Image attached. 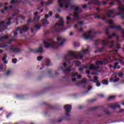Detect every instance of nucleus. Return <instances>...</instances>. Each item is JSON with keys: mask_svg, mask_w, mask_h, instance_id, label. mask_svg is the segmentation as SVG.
<instances>
[{"mask_svg": "<svg viewBox=\"0 0 124 124\" xmlns=\"http://www.w3.org/2000/svg\"><path fill=\"white\" fill-rule=\"evenodd\" d=\"M112 59L115 58V57H110L108 58H105L103 62L101 61H98L96 62V64H97V65H95L93 64H92L90 65L89 66V68L90 69H91V70H94L95 69H97V68H98V65H102L103 64V63H104V64H106V63H107V62H108V61H109V60H112Z\"/></svg>", "mask_w": 124, "mask_h": 124, "instance_id": "7ed1b4c3", "label": "nucleus"}, {"mask_svg": "<svg viewBox=\"0 0 124 124\" xmlns=\"http://www.w3.org/2000/svg\"><path fill=\"white\" fill-rule=\"evenodd\" d=\"M109 5H110V7H111V6H113V5H115V3H114V2H111L109 3Z\"/></svg>", "mask_w": 124, "mask_h": 124, "instance_id": "473e14b6", "label": "nucleus"}, {"mask_svg": "<svg viewBox=\"0 0 124 124\" xmlns=\"http://www.w3.org/2000/svg\"><path fill=\"white\" fill-rule=\"evenodd\" d=\"M12 62H13V63H16V62H17V60L14 59H13Z\"/></svg>", "mask_w": 124, "mask_h": 124, "instance_id": "4c0bfd02", "label": "nucleus"}, {"mask_svg": "<svg viewBox=\"0 0 124 124\" xmlns=\"http://www.w3.org/2000/svg\"><path fill=\"white\" fill-rule=\"evenodd\" d=\"M72 9L74 10V16L75 20L79 19V14L82 12V9H80V7L77 6H73Z\"/></svg>", "mask_w": 124, "mask_h": 124, "instance_id": "39448f33", "label": "nucleus"}, {"mask_svg": "<svg viewBox=\"0 0 124 124\" xmlns=\"http://www.w3.org/2000/svg\"><path fill=\"white\" fill-rule=\"evenodd\" d=\"M79 25H83V22L82 21L78 23Z\"/></svg>", "mask_w": 124, "mask_h": 124, "instance_id": "bf43d9fd", "label": "nucleus"}, {"mask_svg": "<svg viewBox=\"0 0 124 124\" xmlns=\"http://www.w3.org/2000/svg\"><path fill=\"white\" fill-rule=\"evenodd\" d=\"M118 75L119 77H122V76H123L124 73H119L118 74Z\"/></svg>", "mask_w": 124, "mask_h": 124, "instance_id": "72a5a7b5", "label": "nucleus"}, {"mask_svg": "<svg viewBox=\"0 0 124 124\" xmlns=\"http://www.w3.org/2000/svg\"><path fill=\"white\" fill-rule=\"evenodd\" d=\"M70 71H71V69H70V67H68L66 70H65L64 73H68V72H70Z\"/></svg>", "mask_w": 124, "mask_h": 124, "instance_id": "4be33fe9", "label": "nucleus"}, {"mask_svg": "<svg viewBox=\"0 0 124 124\" xmlns=\"http://www.w3.org/2000/svg\"><path fill=\"white\" fill-rule=\"evenodd\" d=\"M81 77H82L81 76V75H78V79H81Z\"/></svg>", "mask_w": 124, "mask_h": 124, "instance_id": "a18cd8bd", "label": "nucleus"}, {"mask_svg": "<svg viewBox=\"0 0 124 124\" xmlns=\"http://www.w3.org/2000/svg\"><path fill=\"white\" fill-rule=\"evenodd\" d=\"M8 38V36L5 35L1 37L0 38V41H4L5 39H7Z\"/></svg>", "mask_w": 124, "mask_h": 124, "instance_id": "a211bd4d", "label": "nucleus"}, {"mask_svg": "<svg viewBox=\"0 0 124 124\" xmlns=\"http://www.w3.org/2000/svg\"><path fill=\"white\" fill-rule=\"evenodd\" d=\"M43 59L42 56H39L37 57V60L38 61H41Z\"/></svg>", "mask_w": 124, "mask_h": 124, "instance_id": "f704fd0d", "label": "nucleus"}, {"mask_svg": "<svg viewBox=\"0 0 124 124\" xmlns=\"http://www.w3.org/2000/svg\"><path fill=\"white\" fill-rule=\"evenodd\" d=\"M109 108H112V109H115V108H120L121 107V106L119 105L118 103H113V104H110L109 105Z\"/></svg>", "mask_w": 124, "mask_h": 124, "instance_id": "f8f14e48", "label": "nucleus"}, {"mask_svg": "<svg viewBox=\"0 0 124 124\" xmlns=\"http://www.w3.org/2000/svg\"><path fill=\"white\" fill-rule=\"evenodd\" d=\"M67 20V24H70V20H71V18H70L69 16H67L66 18Z\"/></svg>", "mask_w": 124, "mask_h": 124, "instance_id": "a878e982", "label": "nucleus"}, {"mask_svg": "<svg viewBox=\"0 0 124 124\" xmlns=\"http://www.w3.org/2000/svg\"><path fill=\"white\" fill-rule=\"evenodd\" d=\"M46 65H50V60L49 59H46Z\"/></svg>", "mask_w": 124, "mask_h": 124, "instance_id": "c756f323", "label": "nucleus"}, {"mask_svg": "<svg viewBox=\"0 0 124 124\" xmlns=\"http://www.w3.org/2000/svg\"><path fill=\"white\" fill-rule=\"evenodd\" d=\"M75 64L78 66H80V65H81V62L79 61H76L75 62Z\"/></svg>", "mask_w": 124, "mask_h": 124, "instance_id": "5701e85b", "label": "nucleus"}, {"mask_svg": "<svg viewBox=\"0 0 124 124\" xmlns=\"http://www.w3.org/2000/svg\"><path fill=\"white\" fill-rule=\"evenodd\" d=\"M18 19H20L21 20H24L25 19V17L24 16H19L17 18V20H18Z\"/></svg>", "mask_w": 124, "mask_h": 124, "instance_id": "c85d7f7f", "label": "nucleus"}, {"mask_svg": "<svg viewBox=\"0 0 124 124\" xmlns=\"http://www.w3.org/2000/svg\"><path fill=\"white\" fill-rule=\"evenodd\" d=\"M36 29H37V30H39V29H40V26L38 25H36L35 26Z\"/></svg>", "mask_w": 124, "mask_h": 124, "instance_id": "c9c22d12", "label": "nucleus"}, {"mask_svg": "<svg viewBox=\"0 0 124 124\" xmlns=\"http://www.w3.org/2000/svg\"><path fill=\"white\" fill-rule=\"evenodd\" d=\"M106 33L108 34L109 31H108V29H106Z\"/></svg>", "mask_w": 124, "mask_h": 124, "instance_id": "ea45409f", "label": "nucleus"}, {"mask_svg": "<svg viewBox=\"0 0 124 124\" xmlns=\"http://www.w3.org/2000/svg\"><path fill=\"white\" fill-rule=\"evenodd\" d=\"M5 47H6V46L5 45H4L3 46H1V48H4Z\"/></svg>", "mask_w": 124, "mask_h": 124, "instance_id": "052dcab7", "label": "nucleus"}, {"mask_svg": "<svg viewBox=\"0 0 124 124\" xmlns=\"http://www.w3.org/2000/svg\"><path fill=\"white\" fill-rule=\"evenodd\" d=\"M28 22V23H31V19H29Z\"/></svg>", "mask_w": 124, "mask_h": 124, "instance_id": "e2e57ef3", "label": "nucleus"}, {"mask_svg": "<svg viewBox=\"0 0 124 124\" xmlns=\"http://www.w3.org/2000/svg\"><path fill=\"white\" fill-rule=\"evenodd\" d=\"M93 35V32L92 31H90L88 32L85 33L83 36L85 39H93V36H92Z\"/></svg>", "mask_w": 124, "mask_h": 124, "instance_id": "6e6552de", "label": "nucleus"}, {"mask_svg": "<svg viewBox=\"0 0 124 124\" xmlns=\"http://www.w3.org/2000/svg\"><path fill=\"white\" fill-rule=\"evenodd\" d=\"M82 83H86V79H84L82 80Z\"/></svg>", "mask_w": 124, "mask_h": 124, "instance_id": "5fc2aeb1", "label": "nucleus"}, {"mask_svg": "<svg viewBox=\"0 0 124 124\" xmlns=\"http://www.w3.org/2000/svg\"><path fill=\"white\" fill-rule=\"evenodd\" d=\"M52 15H53V13H52V12H49V16H52Z\"/></svg>", "mask_w": 124, "mask_h": 124, "instance_id": "c03bdc74", "label": "nucleus"}, {"mask_svg": "<svg viewBox=\"0 0 124 124\" xmlns=\"http://www.w3.org/2000/svg\"><path fill=\"white\" fill-rule=\"evenodd\" d=\"M42 23L44 26H46V25H48L49 21L46 18H44L42 21Z\"/></svg>", "mask_w": 124, "mask_h": 124, "instance_id": "dca6fc26", "label": "nucleus"}, {"mask_svg": "<svg viewBox=\"0 0 124 124\" xmlns=\"http://www.w3.org/2000/svg\"><path fill=\"white\" fill-rule=\"evenodd\" d=\"M119 61L120 62H123V60H122V59H120Z\"/></svg>", "mask_w": 124, "mask_h": 124, "instance_id": "774afa93", "label": "nucleus"}, {"mask_svg": "<svg viewBox=\"0 0 124 124\" xmlns=\"http://www.w3.org/2000/svg\"><path fill=\"white\" fill-rule=\"evenodd\" d=\"M119 64V63L118 62H116L114 63V66L113 67V68H117V69H119L121 68V66H117Z\"/></svg>", "mask_w": 124, "mask_h": 124, "instance_id": "6ab92c4d", "label": "nucleus"}, {"mask_svg": "<svg viewBox=\"0 0 124 124\" xmlns=\"http://www.w3.org/2000/svg\"><path fill=\"white\" fill-rule=\"evenodd\" d=\"M83 31V28H80L79 30V31Z\"/></svg>", "mask_w": 124, "mask_h": 124, "instance_id": "680f3d73", "label": "nucleus"}, {"mask_svg": "<svg viewBox=\"0 0 124 124\" xmlns=\"http://www.w3.org/2000/svg\"><path fill=\"white\" fill-rule=\"evenodd\" d=\"M78 27V25L76 24V25L74 26V28L75 29H77Z\"/></svg>", "mask_w": 124, "mask_h": 124, "instance_id": "09e8293b", "label": "nucleus"}, {"mask_svg": "<svg viewBox=\"0 0 124 124\" xmlns=\"http://www.w3.org/2000/svg\"><path fill=\"white\" fill-rule=\"evenodd\" d=\"M8 9V7L7 6H6L4 8V10H1V13H4V11H6Z\"/></svg>", "mask_w": 124, "mask_h": 124, "instance_id": "bb28decb", "label": "nucleus"}, {"mask_svg": "<svg viewBox=\"0 0 124 124\" xmlns=\"http://www.w3.org/2000/svg\"><path fill=\"white\" fill-rule=\"evenodd\" d=\"M45 18H48V17H49V16H48V15H45Z\"/></svg>", "mask_w": 124, "mask_h": 124, "instance_id": "864d4df0", "label": "nucleus"}, {"mask_svg": "<svg viewBox=\"0 0 124 124\" xmlns=\"http://www.w3.org/2000/svg\"><path fill=\"white\" fill-rule=\"evenodd\" d=\"M58 1L60 7L68 8V6H69V2L66 1V0H58Z\"/></svg>", "mask_w": 124, "mask_h": 124, "instance_id": "423d86ee", "label": "nucleus"}, {"mask_svg": "<svg viewBox=\"0 0 124 124\" xmlns=\"http://www.w3.org/2000/svg\"><path fill=\"white\" fill-rule=\"evenodd\" d=\"M91 89H93L92 87H90L88 88L89 91H90Z\"/></svg>", "mask_w": 124, "mask_h": 124, "instance_id": "338daca9", "label": "nucleus"}, {"mask_svg": "<svg viewBox=\"0 0 124 124\" xmlns=\"http://www.w3.org/2000/svg\"><path fill=\"white\" fill-rule=\"evenodd\" d=\"M73 35V32L70 31L69 33V36H72Z\"/></svg>", "mask_w": 124, "mask_h": 124, "instance_id": "58836bf2", "label": "nucleus"}, {"mask_svg": "<svg viewBox=\"0 0 124 124\" xmlns=\"http://www.w3.org/2000/svg\"><path fill=\"white\" fill-rule=\"evenodd\" d=\"M1 70H2V65H1L0 67V71H1Z\"/></svg>", "mask_w": 124, "mask_h": 124, "instance_id": "3c124183", "label": "nucleus"}, {"mask_svg": "<svg viewBox=\"0 0 124 124\" xmlns=\"http://www.w3.org/2000/svg\"><path fill=\"white\" fill-rule=\"evenodd\" d=\"M63 65L64 67H66V66L67 65V64H66V63H65V62H64L63 63Z\"/></svg>", "mask_w": 124, "mask_h": 124, "instance_id": "a19ab883", "label": "nucleus"}, {"mask_svg": "<svg viewBox=\"0 0 124 124\" xmlns=\"http://www.w3.org/2000/svg\"><path fill=\"white\" fill-rule=\"evenodd\" d=\"M99 96H100L101 98H103V97H104V95L103 94H99Z\"/></svg>", "mask_w": 124, "mask_h": 124, "instance_id": "e433bc0d", "label": "nucleus"}, {"mask_svg": "<svg viewBox=\"0 0 124 124\" xmlns=\"http://www.w3.org/2000/svg\"><path fill=\"white\" fill-rule=\"evenodd\" d=\"M38 20H39V16H37L34 18L33 21L35 22L36 21H38Z\"/></svg>", "mask_w": 124, "mask_h": 124, "instance_id": "2f4dec72", "label": "nucleus"}, {"mask_svg": "<svg viewBox=\"0 0 124 124\" xmlns=\"http://www.w3.org/2000/svg\"><path fill=\"white\" fill-rule=\"evenodd\" d=\"M86 73L87 74H90V71H89V70H88V71H86Z\"/></svg>", "mask_w": 124, "mask_h": 124, "instance_id": "6e6d98bb", "label": "nucleus"}, {"mask_svg": "<svg viewBox=\"0 0 124 124\" xmlns=\"http://www.w3.org/2000/svg\"><path fill=\"white\" fill-rule=\"evenodd\" d=\"M120 112H124V109H121Z\"/></svg>", "mask_w": 124, "mask_h": 124, "instance_id": "0e129e2a", "label": "nucleus"}, {"mask_svg": "<svg viewBox=\"0 0 124 124\" xmlns=\"http://www.w3.org/2000/svg\"><path fill=\"white\" fill-rule=\"evenodd\" d=\"M64 108L66 110L67 116H70V110L72 109L71 106L67 105L64 106Z\"/></svg>", "mask_w": 124, "mask_h": 124, "instance_id": "9b49d317", "label": "nucleus"}, {"mask_svg": "<svg viewBox=\"0 0 124 124\" xmlns=\"http://www.w3.org/2000/svg\"><path fill=\"white\" fill-rule=\"evenodd\" d=\"M102 43L103 45H107V44H108L109 45H110L109 46V48H112L113 46L114 45V41H112L111 42H107L106 41V39L105 40H97L96 41V43Z\"/></svg>", "mask_w": 124, "mask_h": 124, "instance_id": "0eeeda50", "label": "nucleus"}, {"mask_svg": "<svg viewBox=\"0 0 124 124\" xmlns=\"http://www.w3.org/2000/svg\"><path fill=\"white\" fill-rule=\"evenodd\" d=\"M12 33H13L15 36L17 35V34H18V33H17V32H12Z\"/></svg>", "mask_w": 124, "mask_h": 124, "instance_id": "37998d69", "label": "nucleus"}, {"mask_svg": "<svg viewBox=\"0 0 124 124\" xmlns=\"http://www.w3.org/2000/svg\"><path fill=\"white\" fill-rule=\"evenodd\" d=\"M28 28L26 26H21V27H18L16 29V31H19L20 34H22V33H24V32L27 31H28Z\"/></svg>", "mask_w": 124, "mask_h": 124, "instance_id": "9d476101", "label": "nucleus"}, {"mask_svg": "<svg viewBox=\"0 0 124 124\" xmlns=\"http://www.w3.org/2000/svg\"><path fill=\"white\" fill-rule=\"evenodd\" d=\"M89 46H87V49H82L80 52H78L77 51H70L68 53L64 56L63 62H68V64L70 67L73 66V62H70L72 60H76L77 59H80L82 60L83 57L85 54H89L90 51H89Z\"/></svg>", "mask_w": 124, "mask_h": 124, "instance_id": "f257e3e1", "label": "nucleus"}, {"mask_svg": "<svg viewBox=\"0 0 124 124\" xmlns=\"http://www.w3.org/2000/svg\"><path fill=\"white\" fill-rule=\"evenodd\" d=\"M11 71H7V75H9V73H10Z\"/></svg>", "mask_w": 124, "mask_h": 124, "instance_id": "13d9d810", "label": "nucleus"}, {"mask_svg": "<svg viewBox=\"0 0 124 124\" xmlns=\"http://www.w3.org/2000/svg\"><path fill=\"white\" fill-rule=\"evenodd\" d=\"M54 0H49L47 2V5H49V4H51V3H53Z\"/></svg>", "mask_w": 124, "mask_h": 124, "instance_id": "cd10ccee", "label": "nucleus"}, {"mask_svg": "<svg viewBox=\"0 0 124 124\" xmlns=\"http://www.w3.org/2000/svg\"><path fill=\"white\" fill-rule=\"evenodd\" d=\"M78 74V73H75V74H73V75H72V76H76V75H77Z\"/></svg>", "mask_w": 124, "mask_h": 124, "instance_id": "de8ad7c7", "label": "nucleus"}, {"mask_svg": "<svg viewBox=\"0 0 124 124\" xmlns=\"http://www.w3.org/2000/svg\"><path fill=\"white\" fill-rule=\"evenodd\" d=\"M93 82L96 83L97 87H99V86H100V83L98 82V78H97V77H94Z\"/></svg>", "mask_w": 124, "mask_h": 124, "instance_id": "2eb2a0df", "label": "nucleus"}, {"mask_svg": "<svg viewBox=\"0 0 124 124\" xmlns=\"http://www.w3.org/2000/svg\"><path fill=\"white\" fill-rule=\"evenodd\" d=\"M9 49L10 50L13 51V52H19V51H20V49L16 47L15 46H12L11 47L9 48Z\"/></svg>", "mask_w": 124, "mask_h": 124, "instance_id": "4468645a", "label": "nucleus"}, {"mask_svg": "<svg viewBox=\"0 0 124 124\" xmlns=\"http://www.w3.org/2000/svg\"><path fill=\"white\" fill-rule=\"evenodd\" d=\"M102 84H103V85H108V80H103L102 81Z\"/></svg>", "mask_w": 124, "mask_h": 124, "instance_id": "393cba45", "label": "nucleus"}, {"mask_svg": "<svg viewBox=\"0 0 124 124\" xmlns=\"http://www.w3.org/2000/svg\"><path fill=\"white\" fill-rule=\"evenodd\" d=\"M72 80L73 81V82H75L76 81V78H73L72 79Z\"/></svg>", "mask_w": 124, "mask_h": 124, "instance_id": "8fccbe9b", "label": "nucleus"}, {"mask_svg": "<svg viewBox=\"0 0 124 124\" xmlns=\"http://www.w3.org/2000/svg\"><path fill=\"white\" fill-rule=\"evenodd\" d=\"M114 98H116V96H115V95H111V96H109L108 100H111L112 99H114Z\"/></svg>", "mask_w": 124, "mask_h": 124, "instance_id": "b1692460", "label": "nucleus"}, {"mask_svg": "<svg viewBox=\"0 0 124 124\" xmlns=\"http://www.w3.org/2000/svg\"><path fill=\"white\" fill-rule=\"evenodd\" d=\"M55 17H56V18H59V17H60V16H59V15H56L55 16Z\"/></svg>", "mask_w": 124, "mask_h": 124, "instance_id": "4d7b16f0", "label": "nucleus"}, {"mask_svg": "<svg viewBox=\"0 0 124 124\" xmlns=\"http://www.w3.org/2000/svg\"><path fill=\"white\" fill-rule=\"evenodd\" d=\"M43 51V49H42V45L40 46L38 50H36L37 53H41Z\"/></svg>", "mask_w": 124, "mask_h": 124, "instance_id": "f3484780", "label": "nucleus"}, {"mask_svg": "<svg viewBox=\"0 0 124 124\" xmlns=\"http://www.w3.org/2000/svg\"><path fill=\"white\" fill-rule=\"evenodd\" d=\"M114 36H116V37L118 38V36L116 34V33H113L111 36L109 35L108 36V39H111L112 37H114Z\"/></svg>", "mask_w": 124, "mask_h": 124, "instance_id": "aec40b11", "label": "nucleus"}, {"mask_svg": "<svg viewBox=\"0 0 124 124\" xmlns=\"http://www.w3.org/2000/svg\"><path fill=\"white\" fill-rule=\"evenodd\" d=\"M87 4H84L83 5V8H87Z\"/></svg>", "mask_w": 124, "mask_h": 124, "instance_id": "79ce46f5", "label": "nucleus"}, {"mask_svg": "<svg viewBox=\"0 0 124 124\" xmlns=\"http://www.w3.org/2000/svg\"><path fill=\"white\" fill-rule=\"evenodd\" d=\"M12 20V18L10 17L8 19H6L5 21L0 22V30L2 31V30H5L7 29V25H10L11 24L10 21Z\"/></svg>", "mask_w": 124, "mask_h": 124, "instance_id": "20e7f679", "label": "nucleus"}, {"mask_svg": "<svg viewBox=\"0 0 124 124\" xmlns=\"http://www.w3.org/2000/svg\"><path fill=\"white\" fill-rule=\"evenodd\" d=\"M117 75V73H115L112 75V77L110 78V82L116 83V82H118V81H119L120 79L119 78H116Z\"/></svg>", "mask_w": 124, "mask_h": 124, "instance_id": "1a4fd4ad", "label": "nucleus"}, {"mask_svg": "<svg viewBox=\"0 0 124 124\" xmlns=\"http://www.w3.org/2000/svg\"><path fill=\"white\" fill-rule=\"evenodd\" d=\"M57 40L59 43V45L57 42H55L52 39L44 40L43 41V44L45 45V48H50V47H52L54 49H58L59 46H62L64 44V42H65V39L62 36L57 37Z\"/></svg>", "mask_w": 124, "mask_h": 124, "instance_id": "f03ea898", "label": "nucleus"}, {"mask_svg": "<svg viewBox=\"0 0 124 124\" xmlns=\"http://www.w3.org/2000/svg\"><path fill=\"white\" fill-rule=\"evenodd\" d=\"M96 11H97L96 14H98V13L100 12L101 10H100V8L99 7H98L96 8Z\"/></svg>", "mask_w": 124, "mask_h": 124, "instance_id": "7c9ffc66", "label": "nucleus"}, {"mask_svg": "<svg viewBox=\"0 0 124 124\" xmlns=\"http://www.w3.org/2000/svg\"><path fill=\"white\" fill-rule=\"evenodd\" d=\"M61 26H63V20L62 18H60L59 22L56 24L55 27H61Z\"/></svg>", "mask_w": 124, "mask_h": 124, "instance_id": "ddd939ff", "label": "nucleus"}, {"mask_svg": "<svg viewBox=\"0 0 124 124\" xmlns=\"http://www.w3.org/2000/svg\"><path fill=\"white\" fill-rule=\"evenodd\" d=\"M120 47V45H117V48L119 49Z\"/></svg>", "mask_w": 124, "mask_h": 124, "instance_id": "69168bd1", "label": "nucleus"}, {"mask_svg": "<svg viewBox=\"0 0 124 124\" xmlns=\"http://www.w3.org/2000/svg\"><path fill=\"white\" fill-rule=\"evenodd\" d=\"M6 55H5L2 59L3 62H4L5 63H7V61H5L6 60Z\"/></svg>", "mask_w": 124, "mask_h": 124, "instance_id": "412c9836", "label": "nucleus"}, {"mask_svg": "<svg viewBox=\"0 0 124 124\" xmlns=\"http://www.w3.org/2000/svg\"><path fill=\"white\" fill-rule=\"evenodd\" d=\"M15 40H11L8 43V44H9V43H11V42H12V41H14Z\"/></svg>", "mask_w": 124, "mask_h": 124, "instance_id": "603ef678", "label": "nucleus"}, {"mask_svg": "<svg viewBox=\"0 0 124 124\" xmlns=\"http://www.w3.org/2000/svg\"><path fill=\"white\" fill-rule=\"evenodd\" d=\"M37 14H38L37 12H36L34 13V16H37Z\"/></svg>", "mask_w": 124, "mask_h": 124, "instance_id": "49530a36", "label": "nucleus"}]
</instances>
